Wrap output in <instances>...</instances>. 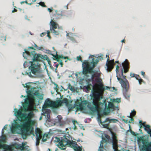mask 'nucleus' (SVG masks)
<instances>
[{
	"instance_id": "obj_8",
	"label": "nucleus",
	"mask_w": 151,
	"mask_h": 151,
	"mask_svg": "<svg viewBox=\"0 0 151 151\" xmlns=\"http://www.w3.org/2000/svg\"><path fill=\"white\" fill-rule=\"evenodd\" d=\"M98 121L100 122L104 128L107 129L109 128V123L111 122L115 123L118 121V120L116 119H110L109 118H107L105 119V121L102 122L101 119V117L103 116V114L98 113Z\"/></svg>"
},
{
	"instance_id": "obj_28",
	"label": "nucleus",
	"mask_w": 151,
	"mask_h": 151,
	"mask_svg": "<svg viewBox=\"0 0 151 151\" xmlns=\"http://www.w3.org/2000/svg\"><path fill=\"white\" fill-rule=\"evenodd\" d=\"M48 135L47 134H45L43 135V137L42 141L43 142H45L47 140V138L44 139V138L45 137L46 138H47L48 137Z\"/></svg>"
},
{
	"instance_id": "obj_18",
	"label": "nucleus",
	"mask_w": 151,
	"mask_h": 151,
	"mask_svg": "<svg viewBox=\"0 0 151 151\" xmlns=\"http://www.w3.org/2000/svg\"><path fill=\"white\" fill-rule=\"evenodd\" d=\"M96 85L98 87L100 91L102 92H104L105 90H108L110 88V87L109 86H106L104 87L103 84L102 83H97Z\"/></svg>"
},
{
	"instance_id": "obj_25",
	"label": "nucleus",
	"mask_w": 151,
	"mask_h": 151,
	"mask_svg": "<svg viewBox=\"0 0 151 151\" xmlns=\"http://www.w3.org/2000/svg\"><path fill=\"white\" fill-rule=\"evenodd\" d=\"M68 88L72 91H75V89L70 83L68 84Z\"/></svg>"
},
{
	"instance_id": "obj_38",
	"label": "nucleus",
	"mask_w": 151,
	"mask_h": 151,
	"mask_svg": "<svg viewBox=\"0 0 151 151\" xmlns=\"http://www.w3.org/2000/svg\"><path fill=\"white\" fill-rule=\"evenodd\" d=\"M119 66H118V65H117L116 66V72L117 73H118L119 72Z\"/></svg>"
},
{
	"instance_id": "obj_30",
	"label": "nucleus",
	"mask_w": 151,
	"mask_h": 151,
	"mask_svg": "<svg viewBox=\"0 0 151 151\" xmlns=\"http://www.w3.org/2000/svg\"><path fill=\"white\" fill-rule=\"evenodd\" d=\"M25 145V144H24L23 143H22V145H19V146L18 147L22 150H24L25 148V147H24V146Z\"/></svg>"
},
{
	"instance_id": "obj_20",
	"label": "nucleus",
	"mask_w": 151,
	"mask_h": 151,
	"mask_svg": "<svg viewBox=\"0 0 151 151\" xmlns=\"http://www.w3.org/2000/svg\"><path fill=\"white\" fill-rule=\"evenodd\" d=\"M53 57L55 58V60H56L57 61L59 62V59L60 58L64 59H68V56L64 57L63 55H60L56 54L55 55H54Z\"/></svg>"
},
{
	"instance_id": "obj_5",
	"label": "nucleus",
	"mask_w": 151,
	"mask_h": 151,
	"mask_svg": "<svg viewBox=\"0 0 151 151\" xmlns=\"http://www.w3.org/2000/svg\"><path fill=\"white\" fill-rule=\"evenodd\" d=\"M62 103L68 104V100L67 98H65L62 101L58 100L54 101L49 99H47L45 101V106L46 107H51L53 108H55L60 106Z\"/></svg>"
},
{
	"instance_id": "obj_19",
	"label": "nucleus",
	"mask_w": 151,
	"mask_h": 151,
	"mask_svg": "<svg viewBox=\"0 0 151 151\" xmlns=\"http://www.w3.org/2000/svg\"><path fill=\"white\" fill-rule=\"evenodd\" d=\"M17 123H16L14 126L12 127L11 129V132L13 133H15L16 132V129L18 128L19 127H21L22 129V127ZM21 134H22V132H21Z\"/></svg>"
},
{
	"instance_id": "obj_33",
	"label": "nucleus",
	"mask_w": 151,
	"mask_h": 151,
	"mask_svg": "<svg viewBox=\"0 0 151 151\" xmlns=\"http://www.w3.org/2000/svg\"><path fill=\"white\" fill-rule=\"evenodd\" d=\"M24 104H29V100L28 99H26L25 100Z\"/></svg>"
},
{
	"instance_id": "obj_22",
	"label": "nucleus",
	"mask_w": 151,
	"mask_h": 151,
	"mask_svg": "<svg viewBox=\"0 0 151 151\" xmlns=\"http://www.w3.org/2000/svg\"><path fill=\"white\" fill-rule=\"evenodd\" d=\"M96 58H93L92 62L91 63L93 64V68L95 66V64H97L99 61V60L97 59H96Z\"/></svg>"
},
{
	"instance_id": "obj_45",
	"label": "nucleus",
	"mask_w": 151,
	"mask_h": 151,
	"mask_svg": "<svg viewBox=\"0 0 151 151\" xmlns=\"http://www.w3.org/2000/svg\"><path fill=\"white\" fill-rule=\"evenodd\" d=\"M135 74H136L134 73H131L130 74V76L131 77H134L135 76Z\"/></svg>"
},
{
	"instance_id": "obj_55",
	"label": "nucleus",
	"mask_w": 151,
	"mask_h": 151,
	"mask_svg": "<svg viewBox=\"0 0 151 151\" xmlns=\"http://www.w3.org/2000/svg\"><path fill=\"white\" fill-rule=\"evenodd\" d=\"M4 129H3L2 130V135L4 134Z\"/></svg>"
},
{
	"instance_id": "obj_57",
	"label": "nucleus",
	"mask_w": 151,
	"mask_h": 151,
	"mask_svg": "<svg viewBox=\"0 0 151 151\" xmlns=\"http://www.w3.org/2000/svg\"><path fill=\"white\" fill-rule=\"evenodd\" d=\"M139 123L140 124H142V120H139Z\"/></svg>"
},
{
	"instance_id": "obj_11",
	"label": "nucleus",
	"mask_w": 151,
	"mask_h": 151,
	"mask_svg": "<svg viewBox=\"0 0 151 151\" xmlns=\"http://www.w3.org/2000/svg\"><path fill=\"white\" fill-rule=\"evenodd\" d=\"M122 65L123 66V69H122L121 70V76H122L123 78L126 79V81L127 80L126 79V76H125L123 75V73L124 72L125 73H127L129 71V63L127 60L126 59L125 62L122 63Z\"/></svg>"
},
{
	"instance_id": "obj_21",
	"label": "nucleus",
	"mask_w": 151,
	"mask_h": 151,
	"mask_svg": "<svg viewBox=\"0 0 151 151\" xmlns=\"http://www.w3.org/2000/svg\"><path fill=\"white\" fill-rule=\"evenodd\" d=\"M34 94L37 97L40 99L42 100L43 99V95L42 94H41L38 91H36Z\"/></svg>"
},
{
	"instance_id": "obj_52",
	"label": "nucleus",
	"mask_w": 151,
	"mask_h": 151,
	"mask_svg": "<svg viewBox=\"0 0 151 151\" xmlns=\"http://www.w3.org/2000/svg\"><path fill=\"white\" fill-rule=\"evenodd\" d=\"M59 65V64H56L55 65V66L56 67V69L55 70H57V68H58V66Z\"/></svg>"
},
{
	"instance_id": "obj_24",
	"label": "nucleus",
	"mask_w": 151,
	"mask_h": 151,
	"mask_svg": "<svg viewBox=\"0 0 151 151\" xmlns=\"http://www.w3.org/2000/svg\"><path fill=\"white\" fill-rule=\"evenodd\" d=\"M150 126L148 124L146 125L145 126H144V130L146 131L147 133L150 129Z\"/></svg>"
},
{
	"instance_id": "obj_29",
	"label": "nucleus",
	"mask_w": 151,
	"mask_h": 151,
	"mask_svg": "<svg viewBox=\"0 0 151 151\" xmlns=\"http://www.w3.org/2000/svg\"><path fill=\"white\" fill-rule=\"evenodd\" d=\"M136 114V111L134 110L133 111H132V113L130 114L129 115V117H132L134 116Z\"/></svg>"
},
{
	"instance_id": "obj_63",
	"label": "nucleus",
	"mask_w": 151,
	"mask_h": 151,
	"mask_svg": "<svg viewBox=\"0 0 151 151\" xmlns=\"http://www.w3.org/2000/svg\"><path fill=\"white\" fill-rule=\"evenodd\" d=\"M142 125H141V124H140L139 127L140 128H142Z\"/></svg>"
},
{
	"instance_id": "obj_27",
	"label": "nucleus",
	"mask_w": 151,
	"mask_h": 151,
	"mask_svg": "<svg viewBox=\"0 0 151 151\" xmlns=\"http://www.w3.org/2000/svg\"><path fill=\"white\" fill-rule=\"evenodd\" d=\"M95 81L96 82L98 83H102L101 82L102 80L100 78V77H97L95 79Z\"/></svg>"
},
{
	"instance_id": "obj_50",
	"label": "nucleus",
	"mask_w": 151,
	"mask_h": 151,
	"mask_svg": "<svg viewBox=\"0 0 151 151\" xmlns=\"http://www.w3.org/2000/svg\"><path fill=\"white\" fill-rule=\"evenodd\" d=\"M17 9H14L12 10V12L14 13L15 12H17Z\"/></svg>"
},
{
	"instance_id": "obj_2",
	"label": "nucleus",
	"mask_w": 151,
	"mask_h": 151,
	"mask_svg": "<svg viewBox=\"0 0 151 151\" xmlns=\"http://www.w3.org/2000/svg\"><path fill=\"white\" fill-rule=\"evenodd\" d=\"M55 140L56 142H58V147L61 150L65 149V146L68 145L69 147L73 148L75 151H82V149L78 146L76 142L71 140L70 137L65 135L60 138L55 137Z\"/></svg>"
},
{
	"instance_id": "obj_46",
	"label": "nucleus",
	"mask_w": 151,
	"mask_h": 151,
	"mask_svg": "<svg viewBox=\"0 0 151 151\" xmlns=\"http://www.w3.org/2000/svg\"><path fill=\"white\" fill-rule=\"evenodd\" d=\"M109 106L111 108H113L114 107V105L112 103H111L110 104Z\"/></svg>"
},
{
	"instance_id": "obj_12",
	"label": "nucleus",
	"mask_w": 151,
	"mask_h": 151,
	"mask_svg": "<svg viewBox=\"0 0 151 151\" xmlns=\"http://www.w3.org/2000/svg\"><path fill=\"white\" fill-rule=\"evenodd\" d=\"M5 140L4 137H2L0 138V151H10L11 148L10 147L5 144H1L4 142Z\"/></svg>"
},
{
	"instance_id": "obj_1",
	"label": "nucleus",
	"mask_w": 151,
	"mask_h": 151,
	"mask_svg": "<svg viewBox=\"0 0 151 151\" xmlns=\"http://www.w3.org/2000/svg\"><path fill=\"white\" fill-rule=\"evenodd\" d=\"M34 116L32 112H30L28 114H23L24 117L23 124L21 126L22 129V136L23 139H26L27 136L33 134L32 125L34 124L33 121L31 119Z\"/></svg>"
},
{
	"instance_id": "obj_61",
	"label": "nucleus",
	"mask_w": 151,
	"mask_h": 151,
	"mask_svg": "<svg viewBox=\"0 0 151 151\" xmlns=\"http://www.w3.org/2000/svg\"><path fill=\"white\" fill-rule=\"evenodd\" d=\"M120 101H121L120 100V99H118V101H116V102H117L118 103H119Z\"/></svg>"
},
{
	"instance_id": "obj_49",
	"label": "nucleus",
	"mask_w": 151,
	"mask_h": 151,
	"mask_svg": "<svg viewBox=\"0 0 151 151\" xmlns=\"http://www.w3.org/2000/svg\"><path fill=\"white\" fill-rule=\"evenodd\" d=\"M47 61L48 62V63L50 65L51 64V61L48 58H47Z\"/></svg>"
},
{
	"instance_id": "obj_53",
	"label": "nucleus",
	"mask_w": 151,
	"mask_h": 151,
	"mask_svg": "<svg viewBox=\"0 0 151 151\" xmlns=\"http://www.w3.org/2000/svg\"><path fill=\"white\" fill-rule=\"evenodd\" d=\"M48 10L50 12H51L52 11V9H50V8H48Z\"/></svg>"
},
{
	"instance_id": "obj_47",
	"label": "nucleus",
	"mask_w": 151,
	"mask_h": 151,
	"mask_svg": "<svg viewBox=\"0 0 151 151\" xmlns=\"http://www.w3.org/2000/svg\"><path fill=\"white\" fill-rule=\"evenodd\" d=\"M106 137L108 140H109V139H110V136L109 135H106Z\"/></svg>"
},
{
	"instance_id": "obj_17",
	"label": "nucleus",
	"mask_w": 151,
	"mask_h": 151,
	"mask_svg": "<svg viewBox=\"0 0 151 151\" xmlns=\"http://www.w3.org/2000/svg\"><path fill=\"white\" fill-rule=\"evenodd\" d=\"M85 100L82 101L81 102H78L76 104V106L77 109V111H81L83 110L84 109V105L85 106L87 105V104H83V101Z\"/></svg>"
},
{
	"instance_id": "obj_6",
	"label": "nucleus",
	"mask_w": 151,
	"mask_h": 151,
	"mask_svg": "<svg viewBox=\"0 0 151 151\" xmlns=\"http://www.w3.org/2000/svg\"><path fill=\"white\" fill-rule=\"evenodd\" d=\"M24 52H23V56L25 59L27 58V57L30 56L32 58V60L33 62L36 61H40L43 59L42 55L40 54H37L35 51H29V50H27L26 49L24 50Z\"/></svg>"
},
{
	"instance_id": "obj_40",
	"label": "nucleus",
	"mask_w": 151,
	"mask_h": 151,
	"mask_svg": "<svg viewBox=\"0 0 151 151\" xmlns=\"http://www.w3.org/2000/svg\"><path fill=\"white\" fill-rule=\"evenodd\" d=\"M134 77L137 79L138 80L140 78V76L138 75L135 74Z\"/></svg>"
},
{
	"instance_id": "obj_62",
	"label": "nucleus",
	"mask_w": 151,
	"mask_h": 151,
	"mask_svg": "<svg viewBox=\"0 0 151 151\" xmlns=\"http://www.w3.org/2000/svg\"><path fill=\"white\" fill-rule=\"evenodd\" d=\"M24 1H22L21 2V4H24Z\"/></svg>"
},
{
	"instance_id": "obj_54",
	"label": "nucleus",
	"mask_w": 151,
	"mask_h": 151,
	"mask_svg": "<svg viewBox=\"0 0 151 151\" xmlns=\"http://www.w3.org/2000/svg\"><path fill=\"white\" fill-rule=\"evenodd\" d=\"M28 48H29V49H33V50H35V49L34 48V47H29Z\"/></svg>"
},
{
	"instance_id": "obj_14",
	"label": "nucleus",
	"mask_w": 151,
	"mask_h": 151,
	"mask_svg": "<svg viewBox=\"0 0 151 151\" xmlns=\"http://www.w3.org/2000/svg\"><path fill=\"white\" fill-rule=\"evenodd\" d=\"M36 135V145L38 146L40 143V140L42 138V132L39 128H37L35 131Z\"/></svg>"
},
{
	"instance_id": "obj_7",
	"label": "nucleus",
	"mask_w": 151,
	"mask_h": 151,
	"mask_svg": "<svg viewBox=\"0 0 151 151\" xmlns=\"http://www.w3.org/2000/svg\"><path fill=\"white\" fill-rule=\"evenodd\" d=\"M117 79L119 81H120V83L122 87L124 89L123 91V93L124 96L127 99H129L130 96V94L128 92L129 89V83L128 81H124L122 78L118 77L117 76Z\"/></svg>"
},
{
	"instance_id": "obj_64",
	"label": "nucleus",
	"mask_w": 151,
	"mask_h": 151,
	"mask_svg": "<svg viewBox=\"0 0 151 151\" xmlns=\"http://www.w3.org/2000/svg\"><path fill=\"white\" fill-rule=\"evenodd\" d=\"M124 39H123L121 41V42H124Z\"/></svg>"
},
{
	"instance_id": "obj_9",
	"label": "nucleus",
	"mask_w": 151,
	"mask_h": 151,
	"mask_svg": "<svg viewBox=\"0 0 151 151\" xmlns=\"http://www.w3.org/2000/svg\"><path fill=\"white\" fill-rule=\"evenodd\" d=\"M39 66L38 65L34 64L33 62H32L31 66L29 68V70L30 71L29 72H25V74L28 75L31 78H33V76L31 75V73L34 75L39 71Z\"/></svg>"
},
{
	"instance_id": "obj_44",
	"label": "nucleus",
	"mask_w": 151,
	"mask_h": 151,
	"mask_svg": "<svg viewBox=\"0 0 151 151\" xmlns=\"http://www.w3.org/2000/svg\"><path fill=\"white\" fill-rule=\"evenodd\" d=\"M46 33L45 32L42 33L41 34L40 36L42 37H43L44 36H45V35H46Z\"/></svg>"
},
{
	"instance_id": "obj_48",
	"label": "nucleus",
	"mask_w": 151,
	"mask_h": 151,
	"mask_svg": "<svg viewBox=\"0 0 151 151\" xmlns=\"http://www.w3.org/2000/svg\"><path fill=\"white\" fill-rule=\"evenodd\" d=\"M141 75H142L144 77H145V72H144L143 71H142L141 72Z\"/></svg>"
},
{
	"instance_id": "obj_60",
	"label": "nucleus",
	"mask_w": 151,
	"mask_h": 151,
	"mask_svg": "<svg viewBox=\"0 0 151 151\" xmlns=\"http://www.w3.org/2000/svg\"><path fill=\"white\" fill-rule=\"evenodd\" d=\"M24 3H26V4H28V3L27 2V0H26L24 1Z\"/></svg>"
},
{
	"instance_id": "obj_58",
	"label": "nucleus",
	"mask_w": 151,
	"mask_h": 151,
	"mask_svg": "<svg viewBox=\"0 0 151 151\" xmlns=\"http://www.w3.org/2000/svg\"><path fill=\"white\" fill-rule=\"evenodd\" d=\"M87 89H88L91 90V88L89 86H88L87 87Z\"/></svg>"
},
{
	"instance_id": "obj_51",
	"label": "nucleus",
	"mask_w": 151,
	"mask_h": 151,
	"mask_svg": "<svg viewBox=\"0 0 151 151\" xmlns=\"http://www.w3.org/2000/svg\"><path fill=\"white\" fill-rule=\"evenodd\" d=\"M146 123V122H143L142 123V124H141V125H142L144 127V126H145L146 125L145 124Z\"/></svg>"
},
{
	"instance_id": "obj_31",
	"label": "nucleus",
	"mask_w": 151,
	"mask_h": 151,
	"mask_svg": "<svg viewBox=\"0 0 151 151\" xmlns=\"http://www.w3.org/2000/svg\"><path fill=\"white\" fill-rule=\"evenodd\" d=\"M54 84L55 86L54 87V89L56 91H58V85L55 83H54Z\"/></svg>"
},
{
	"instance_id": "obj_13",
	"label": "nucleus",
	"mask_w": 151,
	"mask_h": 151,
	"mask_svg": "<svg viewBox=\"0 0 151 151\" xmlns=\"http://www.w3.org/2000/svg\"><path fill=\"white\" fill-rule=\"evenodd\" d=\"M114 60L113 59L110 60L109 55H108V58H107V63L106 64V65L107 67V71L109 72H111L114 68Z\"/></svg>"
},
{
	"instance_id": "obj_26",
	"label": "nucleus",
	"mask_w": 151,
	"mask_h": 151,
	"mask_svg": "<svg viewBox=\"0 0 151 151\" xmlns=\"http://www.w3.org/2000/svg\"><path fill=\"white\" fill-rule=\"evenodd\" d=\"M30 83H26L25 86H24V87H26V88H27L28 89H31L32 88L31 87V86L30 84Z\"/></svg>"
},
{
	"instance_id": "obj_35",
	"label": "nucleus",
	"mask_w": 151,
	"mask_h": 151,
	"mask_svg": "<svg viewBox=\"0 0 151 151\" xmlns=\"http://www.w3.org/2000/svg\"><path fill=\"white\" fill-rule=\"evenodd\" d=\"M34 47H35L36 49L39 50H41L42 48V47H38V46L36 44H35Z\"/></svg>"
},
{
	"instance_id": "obj_56",
	"label": "nucleus",
	"mask_w": 151,
	"mask_h": 151,
	"mask_svg": "<svg viewBox=\"0 0 151 151\" xmlns=\"http://www.w3.org/2000/svg\"><path fill=\"white\" fill-rule=\"evenodd\" d=\"M134 120V119L132 117L130 119V121H133Z\"/></svg>"
},
{
	"instance_id": "obj_42",
	"label": "nucleus",
	"mask_w": 151,
	"mask_h": 151,
	"mask_svg": "<svg viewBox=\"0 0 151 151\" xmlns=\"http://www.w3.org/2000/svg\"><path fill=\"white\" fill-rule=\"evenodd\" d=\"M47 36L49 38H50L51 37L49 35L50 33V32L49 31H47Z\"/></svg>"
},
{
	"instance_id": "obj_34",
	"label": "nucleus",
	"mask_w": 151,
	"mask_h": 151,
	"mask_svg": "<svg viewBox=\"0 0 151 151\" xmlns=\"http://www.w3.org/2000/svg\"><path fill=\"white\" fill-rule=\"evenodd\" d=\"M131 133L133 135L135 136H136L138 135V134L137 133H136L132 130L131 131Z\"/></svg>"
},
{
	"instance_id": "obj_37",
	"label": "nucleus",
	"mask_w": 151,
	"mask_h": 151,
	"mask_svg": "<svg viewBox=\"0 0 151 151\" xmlns=\"http://www.w3.org/2000/svg\"><path fill=\"white\" fill-rule=\"evenodd\" d=\"M138 80L139 83L140 84H142V82H143V80L142 79L140 78H139L138 79Z\"/></svg>"
},
{
	"instance_id": "obj_41",
	"label": "nucleus",
	"mask_w": 151,
	"mask_h": 151,
	"mask_svg": "<svg viewBox=\"0 0 151 151\" xmlns=\"http://www.w3.org/2000/svg\"><path fill=\"white\" fill-rule=\"evenodd\" d=\"M59 61L60 62L59 64L60 65L61 67H62L63 66V63L62 62V60H59Z\"/></svg>"
},
{
	"instance_id": "obj_3",
	"label": "nucleus",
	"mask_w": 151,
	"mask_h": 151,
	"mask_svg": "<svg viewBox=\"0 0 151 151\" xmlns=\"http://www.w3.org/2000/svg\"><path fill=\"white\" fill-rule=\"evenodd\" d=\"M93 99L92 102H89L86 100L83 101V104H87V108L89 110L90 114H93L95 113H98L100 109V104L99 101L100 100V97L99 94H94Z\"/></svg>"
},
{
	"instance_id": "obj_43",
	"label": "nucleus",
	"mask_w": 151,
	"mask_h": 151,
	"mask_svg": "<svg viewBox=\"0 0 151 151\" xmlns=\"http://www.w3.org/2000/svg\"><path fill=\"white\" fill-rule=\"evenodd\" d=\"M77 59L78 61H82L81 58V56L77 57Z\"/></svg>"
},
{
	"instance_id": "obj_39",
	"label": "nucleus",
	"mask_w": 151,
	"mask_h": 151,
	"mask_svg": "<svg viewBox=\"0 0 151 151\" xmlns=\"http://www.w3.org/2000/svg\"><path fill=\"white\" fill-rule=\"evenodd\" d=\"M122 121L126 123H127L128 122L129 123H131V122H130V121H128L127 120H125V119H122Z\"/></svg>"
},
{
	"instance_id": "obj_4",
	"label": "nucleus",
	"mask_w": 151,
	"mask_h": 151,
	"mask_svg": "<svg viewBox=\"0 0 151 151\" xmlns=\"http://www.w3.org/2000/svg\"><path fill=\"white\" fill-rule=\"evenodd\" d=\"M83 70L82 73L84 76L88 77V74L94 73L91 76V79L93 80L95 77H99L100 74L98 73H94L93 70V68L91 66L90 63L86 60H85L82 65Z\"/></svg>"
},
{
	"instance_id": "obj_59",
	"label": "nucleus",
	"mask_w": 151,
	"mask_h": 151,
	"mask_svg": "<svg viewBox=\"0 0 151 151\" xmlns=\"http://www.w3.org/2000/svg\"><path fill=\"white\" fill-rule=\"evenodd\" d=\"M32 3H28V4H28L29 5H31L32 4Z\"/></svg>"
},
{
	"instance_id": "obj_15",
	"label": "nucleus",
	"mask_w": 151,
	"mask_h": 151,
	"mask_svg": "<svg viewBox=\"0 0 151 151\" xmlns=\"http://www.w3.org/2000/svg\"><path fill=\"white\" fill-rule=\"evenodd\" d=\"M112 147L114 151L119 150L118 149V145L117 144L118 141L116 134L114 133L112 134Z\"/></svg>"
},
{
	"instance_id": "obj_32",
	"label": "nucleus",
	"mask_w": 151,
	"mask_h": 151,
	"mask_svg": "<svg viewBox=\"0 0 151 151\" xmlns=\"http://www.w3.org/2000/svg\"><path fill=\"white\" fill-rule=\"evenodd\" d=\"M39 4L40 5L42 6V7H45L46 6L45 4V3L41 1L39 3Z\"/></svg>"
},
{
	"instance_id": "obj_36",
	"label": "nucleus",
	"mask_w": 151,
	"mask_h": 151,
	"mask_svg": "<svg viewBox=\"0 0 151 151\" xmlns=\"http://www.w3.org/2000/svg\"><path fill=\"white\" fill-rule=\"evenodd\" d=\"M46 53H47L48 54H50L51 55H53V56L54 55H53V54L52 53V52L51 51H50L49 50H46Z\"/></svg>"
},
{
	"instance_id": "obj_16",
	"label": "nucleus",
	"mask_w": 151,
	"mask_h": 151,
	"mask_svg": "<svg viewBox=\"0 0 151 151\" xmlns=\"http://www.w3.org/2000/svg\"><path fill=\"white\" fill-rule=\"evenodd\" d=\"M14 110V115L17 117L19 120L20 121H23L24 118L23 116V114H24L22 113V110L19 109L18 110L17 109H15Z\"/></svg>"
},
{
	"instance_id": "obj_23",
	"label": "nucleus",
	"mask_w": 151,
	"mask_h": 151,
	"mask_svg": "<svg viewBox=\"0 0 151 151\" xmlns=\"http://www.w3.org/2000/svg\"><path fill=\"white\" fill-rule=\"evenodd\" d=\"M29 104H23V109L24 111H26L28 110L29 107Z\"/></svg>"
},
{
	"instance_id": "obj_10",
	"label": "nucleus",
	"mask_w": 151,
	"mask_h": 151,
	"mask_svg": "<svg viewBox=\"0 0 151 151\" xmlns=\"http://www.w3.org/2000/svg\"><path fill=\"white\" fill-rule=\"evenodd\" d=\"M50 27L51 32L55 35H58L60 33L59 29L57 28H58V25L52 20L50 22Z\"/></svg>"
}]
</instances>
